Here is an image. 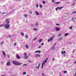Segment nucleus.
Masks as SVG:
<instances>
[{"label":"nucleus","mask_w":76,"mask_h":76,"mask_svg":"<svg viewBox=\"0 0 76 76\" xmlns=\"http://www.w3.org/2000/svg\"><path fill=\"white\" fill-rule=\"evenodd\" d=\"M12 63L13 64H14V65H20V64H22V63L20 64L17 61H12Z\"/></svg>","instance_id":"1"},{"label":"nucleus","mask_w":76,"mask_h":76,"mask_svg":"<svg viewBox=\"0 0 76 76\" xmlns=\"http://www.w3.org/2000/svg\"><path fill=\"white\" fill-rule=\"evenodd\" d=\"M4 26H5V28H6V29H9V26H10V25L8 24H6L4 25Z\"/></svg>","instance_id":"2"},{"label":"nucleus","mask_w":76,"mask_h":76,"mask_svg":"<svg viewBox=\"0 0 76 76\" xmlns=\"http://www.w3.org/2000/svg\"><path fill=\"white\" fill-rule=\"evenodd\" d=\"M6 23H7V24H9V23H10V22L9 21V19H7L6 20Z\"/></svg>","instance_id":"3"},{"label":"nucleus","mask_w":76,"mask_h":76,"mask_svg":"<svg viewBox=\"0 0 76 76\" xmlns=\"http://www.w3.org/2000/svg\"><path fill=\"white\" fill-rule=\"evenodd\" d=\"M44 65H45V62L43 61L42 64V68H43V67Z\"/></svg>","instance_id":"4"},{"label":"nucleus","mask_w":76,"mask_h":76,"mask_svg":"<svg viewBox=\"0 0 76 76\" xmlns=\"http://www.w3.org/2000/svg\"><path fill=\"white\" fill-rule=\"evenodd\" d=\"M16 56L18 59H19L20 58V56H19L18 55V54H16Z\"/></svg>","instance_id":"5"},{"label":"nucleus","mask_w":76,"mask_h":76,"mask_svg":"<svg viewBox=\"0 0 76 76\" xmlns=\"http://www.w3.org/2000/svg\"><path fill=\"white\" fill-rule=\"evenodd\" d=\"M35 53H41V52L40 50H37L35 52Z\"/></svg>","instance_id":"6"},{"label":"nucleus","mask_w":76,"mask_h":76,"mask_svg":"<svg viewBox=\"0 0 76 76\" xmlns=\"http://www.w3.org/2000/svg\"><path fill=\"white\" fill-rule=\"evenodd\" d=\"M56 29L57 31H60V28H56Z\"/></svg>","instance_id":"7"},{"label":"nucleus","mask_w":76,"mask_h":76,"mask_svg":"<svg viewBox=\"0 0 76 76\" xmlns=\"http://www.w3.org/2000/svg\"><path fill=\"white\" fill-rule=\"evenodd\" d=\"M36 57H40V55L39 54H37L35 55Z\"/></svg>","instance_id":"8"},{"label":"nucleus","mask_w":76,"mask_h":76,"mask_svg":"<svg viewBox=\"0 0 76 76\" xmlns=\"http://www.w3.org/2000/svg\"><path fill=\"white\" fill-rule=\"evenodd\" d=\"M7 66H9L10 65V62H8L6 64Z\"/></svg>","instance_id":"9"},{"label":"nucleus","mask_w":76,"mask_h":76,"mask_svg":"<svg viewBox=\"0 0 76 76\" xmlns=\"http://www.w3.org/2000/svg\"><path fill=\"white\" fill-rule=\"evenodd\" d=\"M2 52L3 54V55H4V57H5V56H6V54H5V53H4V52L3 51H2Z\"/></svg>","instance_id":"10"},{"label":"nucleus","mask_w":76,"mask_h":76,"mask_svg":"<svg viewBox=\"0 0 76 76\" xmlns=\"http://www.w3.org/2000/svg\"><path fill=\"white\" fill-rule=\"evenodd\" d=\"M55 4H60V1L58 2H55Z\"/></svg>","instance_id":"11"},{"label":"nucleus","mask_w":76,"mask_h":76,"mask_svg":"<svg viewBox=\"0 0 76 76\" xmlns=\"http://www.w3.org/2000/svg\"><path fill=\"white\" fill-rule=\"evenodd\" d=\"M36 14L37 15H39V14L37 12H36Z\"/></svg>","instance_id":"12"},{"label":"nucleus","mask_w":76,"mask_h":76,"mask_svg":"<svg viewBox=\"0 0 76 76\" xmlns=\"http://www.w3.org/2000/svg\"><path fill=\"white\" fill-rule=\"evenodd\" d=\"M28 58V57L26 56H25L24 58H25V59H27Z\"/></svg>","instance_id":"13"},{"label":"nucleus","mask_w":76,"mask_h":76,"mask_svg":"<svg viewBox=\"0 0 76 76\" xmlns=\"http://www.w3.org/2000/svg\"><path fill=\"white\" fill-rule=\"evenodd\" d=\"M57 9H59V10H60V9H62V8H63V7H57Z\"/></svg>","instance_id":"14"},{"label":"nucleus","mask_w":76,"mask_h":76,"mask_svg":"<svg viewBox=\"0 0 76 76\" xmlns=\"http://www.w3.org/2000/svg\"><path fill=\"white\" fill-rule=\"evenodd\" d=\"M26 48H29V46H28V45H26Z\"/></svg>","instance_id":"15"},{"label":"nucleus","mask_w":76,"mask_h":76,"mask_svg":"<svg viewBox=\"0 0 76 76\" xmlns=\"http://www.w3.org/2000/svg\"><path fill=\"white\" fill-rule=\"evenodd\" d=\"M69 35V34L67 33H66L64 34L65 36H67Z\"/></svg>","instance_id":"16"},{"label":"nucleus","mask_w":76,"mask_h":76,"mask_svg":"<svg viewBox=\"0 0 76 76\" xmlns=\"http://www.w3.org/2000/svg\"><path fill=\"white\" fill-rule=\"evenodd\" d=\"M40 64H41L39 63L38 66L36 67L37 68H39V66H40Z\"/></svg>","instance_id":"17"},{"label":"nucleus","mask_w":76,"mask_h":76,"mask_svg":"<svg viewBox=\"0 0 76 76\" xmlns=\"http://www.w3.org/2000/svg\"><path fill=\"white\" fill-rule=\"evenodd\" d=\"M24 55L25 57L27 55V54L26 53H24Z\"/></svg>","instance_id":"18"},{"label":"nucleus","mask_w":76,"mask_h":76,"mask_svg":"<svg viewBox=\"0 0 76 76\" xmlns=\"http://www.w3.org/2000/svg\"><path fill=\"white\" fill-rule=\"evenodd\" d=\"M4 26V25H0V27H2Z\"/></svg>","instance_id":"19"},{"label":"nucleus","mask_w":76,"mask_h":76,"mask_svg":"<svg viewBox=\"0 0 76 76\" xmlns=\"http://www.w3.org/2000/svg\"><path fill=\"white\" fill-rule=\"evenodd\" d=\"M42 41V39H40L39 40V42H41V41Z\"/></svg>","instance_id":"20"},{"label":"nucleus","mask_w":76,"mask_h":76,"mask_svg":"<svg viewBox=\"0 0 76 76\" xmlns=\"http://www.w3.org/2000/svg\"><path fill=\"white\" fill-rule=\"evenodd\" d=\"M26 72H24L23 73V75H26Z\"/></svg>","instance_id":"21"},{"label":"nucleus","mask_w":76,"mask_h":76,"mask_svg":"<svg viewBox=\"0 0 76 76\" xmlns=\"http://www.w3.org/2000/svg\"><path fill=\"white\" fill-rule=\"evenodd\" d=\"M24 16H25V17L26 18V17H27V15H26V14H25L24 15Z\"/></svg>","instance_id":"22"},{"label":"nucleus","mask_w":76,"mask_h":76,"mask_svg":"<svg viewBox=\"0 0 76 76\" xmlns=\"http://www.w3.org/2000/svg\"><path fill=\"white\" fill-rule=\"evenodd\" d=\"M61 39H62V38H60L59 39H58V41H60V40H61Z\"/></svg>","instance_id":"23"},{"label":"nucleus","mask_w":76,"mask_h":76,"mask_svg":"<svg viewBox=\"0 0 76 76\" xmlns=\"http://www.w3.org/2000/svg\"><path fill=\"white\" fill-rule=\"evenodd\" d=\"M39 7L40 8H41V7H42V6L41 5V4H40L39 5Z\"/></svg>","instance_id":"24"},{"label":"nucleus","mask_w":76,"mask_h":76,"mask_svg":"<svg viewBox=\"0 0 76 76\" xmlns=\"http://www.w3.org/2000/svg\"><path fill=\"white\" fill-rule=\"evenodd\" d=\"M21 35H23V36L24 34H23V32H21Z\"/></svg>","instance_id":"25"},{"label":"nucleus","mask_w":76,"mask_h":76,"mask_svg":"<svg viewBox=\"0 0 76 76\" xmlns=\"http://www.w3.org/2000/svg\"><path fill=\"white\" fill-rule=\"evenodd\" d=\"M53 49H54V48H55V46H53V47H52Z\"/></svg>","instance_id":"26"},{"label":"nucleus","mask_w":76,"mask_h":76,"mask_svg":"<svg viewBox=\"0 0 76 76\" xmlns=\"http://www.w3.org/2000/svg\"><path fill=\"white\" fill-rule=\"evenodd\" d=\"M33 30H35V31H37V28H34V29H33Z\"/></svg>","instance_id":"27"},{"label":"nucleus","mask_w":76,"mask_h":76,"mask_svg":"<svg viewBox=\"0 0 76 76\" xmlns=\"http://www.w3.org/2000/svg\"><path fill=\"white\" fill-rule=\"evenodd\" d=\"M53 37H51V38H50V41H52V40H53Z\"/></svg>","instance_id":"28"},{"label":"nucleus","mask_w":76,"mask_h":76,"mask_svg":"<svg viewBox=\"0 0 76 76\" xmlns=\"http://www.w3.org/2000/svg\"><path fill=\"white\" fill-rule=\"evenodd\" d=\"M43 4H45V1H43Z\"/></svg>","instance_id":"29"},{"label":"nucleus","mask_w":76,"mask_h":76,"mask_svg":"<svg viewBox=\"0 0 76 76\" xmlns=\"http://www.w3.org/2000/svg\"><path fill=\"white\" fill-rule=\"evenodd\" d=\"M37 39V37L35 38L34 39V41H35V40H36V39Z\"/></svg>","instance_id":"30"},{"label":"nucleus","mask_w":76,"mask_h":76,"mask_svg":"<svg viewBox=\"0 0 76 76\" xmlns=\"http://www.w3.org/2000/svg\"><path fill=\"white\" fill-rule=\"evenodd\" d=\"M64 73H66L67 72V71H64Z\"/></svg>","instance_id":"31"},{"label":"nucleus","mask_w":76,"mask_h":76,"mask_svg":"<svg viewBox=\"0 0 76 76\" xmlns=\"http://www.w3.org/2000/svg\"><path fill=\"white\" fill-rule=\"evenodd\" d=\"M16 43H15L14 44V46H16Z\"/></svg>","instance_id":"32"},{"label":"nucleus","mask_w":76,"mask_h":76,"mask_svg":"<svg viewBox=\"0 0 76 76\" xmlns=\"http://www.w3.org/2000/svg\"><path fill=\"white\" fill-rule=\"evenodd\" d=\"M75 3H74L72 5V6H74V5H75Z\"/></svg>","instance_id":"33"},{"label":"nucleus","mask_w":76,"mask_h":76,"mask_svg":"<svg viewBox=\"0 0 76 76\" xmlns=\"http://www.w3.org/2000/svg\"><path fill=\"white\" fill-rule=\"evenodd\" d=\"M7 56L8 58H10V56H9V55H7Z\"/></svg>","instance_id":"34"},{"label":"nucleus","mask_w":76,"mask_h":76,"mask_svg":"<svg viewBox=\"0 0 76 76\" xmlns=\"http://www.w3.org/2000/svg\"><path fill=\"white\" fill-rule=\"evenodd\" d=\"M52 2H55V0H52Z\"/></svg>","instance_id":"35"},{"label":"nucleus","mask_w":76,"mask_h":76,"mask_svg":"<svg viewBox=\"0 0 76 76\" xmlns=\"http://www.w3.org/2000/svg\"><path fill=\"white\" fill-rule=\"evenodd\" d=\"M23 66H27V65L26 64H24Z\"/></svg>","instance_id":"36"},{"label":"nucleus","mask_w":76,"mask_h":76,"mask_svg":"<svg viewBox=\"0 0 76 76\" xmlns=\"http://www.w3.org/2000/svg\"><path fill=\"white\" fill-rule=\"evenodd\" d=\"M44 44L43 43H42L41 44V45H44Z\"/></svg>","instance_id":"37"},{"label":"nucleus","mask_w":76,"mask_h":76,"mask_svg":"<svg viewBox=\"0 0 76 76\" xmlns=\"http://www.w3.org/2000/svg\"><path fill=\"white\" fill-rule=\"evenodd\" d=\"M50 39H48V42H50Z\"/></svg>","instance_id":"38"},{"label":"nucleus","mask_w":76,"mask_h":76,"mask_svg":"<svg viewBox=\"0 0 76 76\" xmlns=\"http://www.w3.org/2000/svg\"><path fill=\"white\" fill-rule=\"evenodd\" d=\"M69 29H72V27H69Z\"/></svg>","instance_id":"39"},{"label":"nucleus","mask_w":76,"mask_h":76,"mask_svg":"<svg viewBox=\"0 0 76 76\" xmlns=\"http://www.w3.org/2000/svg\"><path fill=\"white\" fill-rule=\"evenodd\" d=\"M57 9H58V8L57 7L56 8V11H57Z\"/></svg>","instance_id":"40"},{"label":"nucleus","mask_w":76,"mask_h":76,"mask_svg":"<svg viewBox=\"0 0 76 76\" xmlns=\"http://www.w3.org/2000/svg\"><path fill=\"white\" fill-rule=\"evenodd\" d=\"M3 43H4V42H2L1 43V44H3Z\"/></svg>","instance_id":"41"},{"label":"nucleus","mask_w":76,"mask_h":76,"mask_svg":"<svg viewBox=\"0 0 76 76\" xmlns=\"http://www.w3.org/2000/svg\"><path fill=\"white\" fill-rule=\"evenodd\" d=\"M8 37H12V36H11V35H9V36H8Z\"/></svg>","instance_id":"42"},{"label":"nucleus","mask_w":76,"mask_h":76,"mask_svg":"<svg viewBox=\"0 0 76 76\" xmlns=\"http://www.w3.org/2000/svg\"><path fill=\"white\" fill-rule=\"evenodd\" d=\"M74 63L75 64H76V61L75 62H74Z\"/></svg>","instance_id":"43"},{"label":"nucleus","mask_w":76,"mask_h":76,"mask_svg":"<svg viewBox=\"0 0 76 76\" xmlns=\"http://www.w3.org/2000/svg\"><path fill=\"white\" fill-rule=\"evenodd\" d=\"M61 53H62V54H63V51H62L61 52Z\"/></svg>","instance_id":"44"},{"label":"nucleus","mask_w":76,"mask_h":76,"mask_svg":"<svg viewBox=\"0 0 76 76\" xmlns=\"http://www.w3.org/2000/svg\"><path fill=\"white\" fill-rule=\"evenodd\" d=\"M30 13L31 14H32V12H31V11H30Z\"/></svg>","instance_id":"45"},{"label":"nucleus","mask_w":76,"mask_h":76,"mask_svg":"<svg viewBox=\"0 0 76 76\" xmlns=\"http://www.w3.org/2000/svg\"><path fill=\"white\" fill-rule=\"evenodd\" d=\"M66 53V51H64L63 53H64H64Z\"/></svg>","instance_id":"46"},{"label":"nucleus","mask_w":76,"mask_h":76,"mask_svg":"<svg viewBox=\"0 0 76 76\" xmlns=\"http://www.w3.org/2000/svg\"><path fill=\"white\" fill-rule=\"evenodd\" d=\"M38 4H37V7H38Z\"/></svg>","instance_id":"47"},{"label":"nucleus","mask_w":76,"mask_h":76,"mask_svg":"<svg viewBox=\"0 0 76 76\" xmlns=\"http://www.w3.org/2000/svg\"><path fill=\"white\" fill-rule=\"evenodd\" d=\"M76 13V11H75V12H72V13Z\"/></svg>","instance_id":"48"},{"label":"nucleus","mask_w":76,"mask_h":76,"mask_svg":"<svg viewBox=\"0 0 76 76\" xmlns=\"http://www.w3.org/2000/svg\"><path fill=\"white\" fill-rule=\"evenodd\" d=\"M56 25H60L58 24H56Z\"/></svg>","instance_id":"49"},{"label":"nucleus","mask_w":76,"mask_h":76,"mask_svg":"<svg viewBox=\"0 0 76 76\" xmlns=\"http://www.w3.org/2000/svg\"><path fill=\"white\" fill-rule=\"evenodd\" d=\"M52 38H54V37H55V36H53V37H52Z\"/></svg>","instance_id":"50"},{"label":"nucleus","mask_w":76,"mask_h":76,"mask_svg":"<svg viewBox=\"0 0 76 76\" xmlns=\"http://www.w3.org/2000/svg\"><path fill=\"white\" fill-rule=\"evenodd\" d=\"M26 38H28V36H27L26 35Z\"/></svg>","instance_id":"51"},{"label":"nucleus","mask_w":76,"mask_h":76,"mask_svg":"<svg viewBox=\"0 0 76 76\" xmlns=\"http://www.w3.org/2000/svg\"><path fill=\"white\" fill-rule=\"evenodd\" d=\"M41 46H39V48H41Z\"/></svg>","instance_id":"52"},{"label":"nucleus","mask_w":76,"mask_h":76,"mask_svg":"<svg viewBox=\"0 0 76 76\" xmlns=\"http://www.w3.org/2000/svg\"><path fill=\"white\" fill-rule=\"evenodd\" d=\"M4 13H6V12H4L2 13V14H3H3H4Z\"/></svg>","instance_id":"53"},{"label":"nucleus","mask_w":76,"mask_h":76,"mask_svg":"<svg viewBox=\"0 0 76 76\" xmlns=\"http://www.w3.org/2000/svg\"><path fill=\"white\" fill-rule=\"evenodd\" d=\"M60 35H61V34H59L58 35V37H59V36H60Z\"/></svg>","instance_id":"54"},{"label":"nucleus","mask_w":76,"mask_h":76,"mask_svg":"<svg viewBox=\"0 0 76 76\" xmlns=\"http://www.w3.org/2000/svg\"><path fill=\"white\" fill-rule=\"evenodd\" d=\"M1 64H3V62H1Z\"/></svg>","instance_id":"55"},{"label":"nucleus","mask_w":76,"mask_h":76,"mask_svg":"<svg viewBox=\"0 0 76 76\" xmlns=\"http://www.w3.org/2000/svg\"><path fill=\"white\" fill-rule=\"evenodd\" d=\"M74 52H75V50H73L72 53H74Z\"/></svg>","instance_id":"56"},{"label":"nucleus","mask_w":76,"mask_h":76,"mask_svg":"<svg viewBox=\"0 0 76 76\" xmlns=\"http://www.w3.org/2000/svg\"><path fill=\"white\" fill-rule=\"evenodd\" d=\"M76 73H75V75H74V76H76Z\"/></svg>","instance_id":"57"},{"label":"nucleus","mask_w":76,"mask_h":76,"mask_svg":"<svg viewBox=\"0 0 76 76\" xmlns=\"http://www.w3.org/2000/svg\"><path fill=\"white\" fill-rule=\"evenodd\" d=\"M45 63H46V62H47V61H45Z\"/></svg>","instance_id":"58"},{"label":"nucleus","mask_w":76,"mask_h":76,"mask_svg":"<svg viewBox=\"0 0 76 76\" xmlns=\"http://www.w3.org/2000/svg\"><path fill=\"white\" fill-rule=\"evenodd\" d=\"M54 59L53 58V61H54Z\"/></svg>","instance_id":"59"},{"label":"nucleus","mask_w":76,"mask_h":76,"mask_svg":"<svg viewBox=\"0 0 76 76\" xmlns=\"http://www.w3.org/2000/svg\"><path fill=\"white\" fill-rule=\"evenodd\" d=\"M42 75L43 76H44V73H43L42 74Z\"/></svg>","instance_id":"60"},{"label":"nucleus","mask_w":76,"mask_h":76,"mask_svg":"<svg viewBox=\"0 0 76 76\" xmlns=\"http://www.w3.org/2000/svg\"><path fill=\"white\" fill-rule=\"evenodd\" d=\"M36 25H38V23H36Z\"/></svg>","instance_id":"61"},{"label":"nucleus","mask_w":76,"mask_h":76,"mask_svg":"<svg viewBox=\"0 0 76 76\" xmlns=\"http://www.w3.org/2000/svg\"><path fill=\"white\" fill-rule=\"evenodd\" d=\"M69 3V2H66V3Z\"/></svg>","instance_id":"62"},{"label":"nucleus","mask_w":76,"mask_h":76,"mask_svg":"<svg viewBox=\"0 0 76 76\" xmlns=\"http://www.w3.org/2000/svg\"><path fill=\"white\" fill-rule=\"evenodd\" d=\"M1 76H4V75H1Z\"/></svg>","instance_id":"63"},{"label":"nucleus","mask_w":76,"mask_h":76,"mask_svg":"<svg viewBox=\"0 0 76 76\" xmlns=\"http://www.w3.org/2000/svg\"><path fill=\"white\" fill-rule=\"evenodd\" d=\"M31 25V26H33V25Z\"/></svg>","instance_id":"64"}]
</instances>
